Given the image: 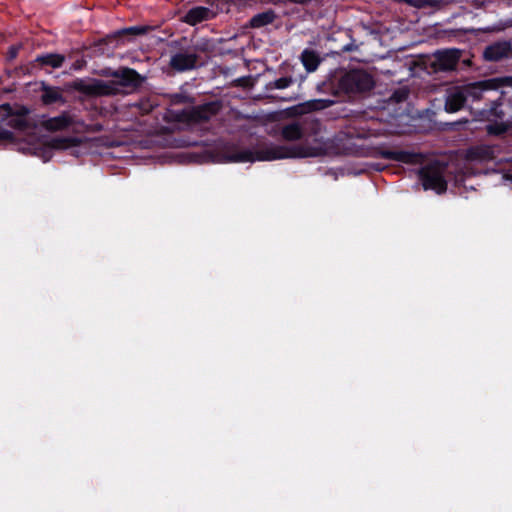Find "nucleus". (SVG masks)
Returning <instances> with one entry per match:
<instances>
[{"label": "nucleus", "instance_id": "obj_11", "mask_svg": "<svg viewBox=\"0 0 512 512\" xmlns=\"http://www.w3.org/2000/svg\"><path fill=\"white\" fill-rule=\"evenodd\" d=\"M465 101V92L461 87H453L447 93L445 108L449 112H456L463 107Z\"/></svg>", "mask_w": 512, "mask_h": 512}, {"label": "nucleus", "instance_id": "obj_6", "mask_svg": "<svg viewBox=\"0 0 512 512\" xmlns=\"http://www.w3.org/2000/svg\"><path fill=\"white\" fill-rule=\"evenodd\" d=\"M219 10L217 6L211 5V8L196 6L191 8L184 16L183 21L191 26H195L204 21L215 18Z\"/></svg>", "mask_w": 512, "mask_h": 512}, {"label": "nucleus", "instance_id": "obj_23", "mask_svg": "<svg viewBox=\"0 0 512 512\" xmlns=\"http://www.w3.org/2000/svg\"><path fill=\"white\" fill-rule=\"evenodd\" d=\"M381 155L386 159L402 160L405 157L403 152L385 150L381 152Z\"/></svg>", "mask_w": 512, "mask_h": 512}, {"label": "nucleus", "instance_id": "obj_3", "mask_svg": "<svg viewBox=\"0 0 512 512\" xmlns=\"http://www.w3.org/2000/svg\"><path fill=\"white\" fill-rule=\"evenodd\" d=\"M109 80L90 79L81 81L79 89L93 95H116L125 93L137 84L138 74L135 70L122 68L109 74Z\"/></svg>", "mask_w": 512, "mask_h": 512}, {"label": "nucleus", "instance_id": "obj_7", "mask_svg": "<svg viewBox=\"0 0 512 512\" xmlns=\"http://www.w3.org/2000/svg\"><path fill=\"white\" fill-rule=\"evenodd\" d=\"M461 57L458 49H446L435 53L436 66L440 70H453L456 68Z\"/></svg>", "mask_w": 512, "mask_h": 512}, {"label": "nucleus", "instance_id": "obj_14", "mask_svg": "<svg viewBox=\"0 0 512 512\" xmlns=\"http://www.w3.org/2000/svg\"><path fill=\"white\" fill-rule=\"evenodd\" d=\"M276 17V13L272 9H269L254 15L250 19L249 23L252 28H262L264 26L272 24Z\"/></svg>", "mask_w": 512, "mask_h": 512}, {"label": "nucleus", "instance_id": "obj_2", "mask_svg": "<svg viewBox=\"0 0 512 512\" xmlns=\"http://www.w3.org/2000/svg\"><path fill=\"white\" fill-rule=\"evenodd\" d=\"M321 148L309 145H276L269 144L254 151L243 149L226 156V161L235 163L273 161L285 158L316 157Z\"/></svg>", "mask_w": 512, "mask_h": 512}, {"label": "nucleus", "instance_id": "obj_15", "mask_svg": "<svg viewBox=\"0 0 512 512\" xmlns=\"http://www.w3.org/2000/svg\"><path fill=\"white\" fill-rule=\"evenodd\" d=\"M301 61L308 72L315 71L320 63L317 53L309 49H305L302 52Z\"/></svg>", "mask_w": 512, "mask_h": 512}, {"label": "nucleus", "instance_id": "obj_5", "mask_svg": "<svg viewBox=\"0 0 512 512\" xmlns=\"http://www.w3.org/2000/svg\"><path fill=\"white\" fill-rule=\"evenodd\" d=\"M421 180L425 190L431 189L440 194L447 188V182L445 181L443 172L440 168H423L421 170Z\"/></svg>", "mask_w": 512, "mask_h": 512}, {"label": "nucleus", "instance_id": "obj_13", "mask_svg": "<svg viewBox=\"0 0 512 512\" xmlns=\"http://www.w3.org/2000/svg\"><path fill=\"white\" fill-rule=\"evenodd\" d=\"M72 123V117L67 113H63L59 116L45 120L44 127L47 130L58 131L68 128Z\"/></svg>", "mask_w": 512, "mask_h": 512}, {"label": "nucleus", "instance_id": "obj_22", "mask_svg": "<svg viewBox=\"0 0 512 512\" xmlns=\"http://www.w3.org/2000/svg\"><path fill=\"white\" fill-rule=\"evenodd\" d=\"M60 98H61L60 93L58 91H56V90H51V89L50 90H46L45 93L42 96V99H43V101L46 104H50V103L56 102Z\"/></svg>", "mask_w": 512, "mask_h": 512}, {"label": "nucleus", "instance_id": "obj_25", "mask_svg": "<svg viewBox=\"0 0 512 512\" xmlns=\"http://www.w3.org/2000/svg\"><path fill=\"white\" fill-rule=\"evenodd\" d=\"M127 31L133 32V33H142V32H144V28H141V27H131Z\"/></svg>", "mask_w": 512, "mask_h": 512}, {"label": "nucleus", "instance_id": "obj_17", "mask_svg": "<svg viewBox=\"0 0 512 512\" xmlns=\"http://www.w3.org/2000/svg\"><path fill=\"white\" fill-rule=\"evenodd\" d=\"M303 131L299 123H291L283 127L282 136L286 140L294 141L302 137Z\"/></svg>", "mask_w": 512, "mask_h": 512}, {"label": "nucleus", "instance_id": "obj_18", "mask_svg": "<svg viewBox=\"0 0 512 512\" xmlns=\"http://www.w3.org/2000/svg\"><path fill=\"white\" fill-rule=\"evenodd\" d=\"M65 57L61 54H46L37 57V61L43 65H48L53 68H59L62 66Z\"/></svg>", "mask_w": 512, "mask_h": 512}, {"label": "nucleus", "instance_id": "obj_26", "mask_svg": "<svg viewBox=\"0 0 512 512\" xmlns=\"http://www.w3.org/2000/svg\"><path fill=\"white\" fill-rule=\"evenodd\" d=\"M10 54H11L10 55L11 58H14L16 56L17 49L14 46L11 48Z\"/></svg>", "mask_w": 512, "mask_h": 512}, {"label": "nucleus", "instance_id": "obj_1", "mask_svg": "<svg viewBox=\"0 0 512 512\" xmlns=\"http://www.w3.org/2000/svg\"><path fill=\"white\" fill-rule=\"evenodd\" d=\"M6 117L0 120V143L13 144L23 153L38 156L44 162L52 158L53 150L73 149L78 146L77 138L55 137L49 141L35 136L36 128L24 113H13L9 105L0 106Z\"/></svg>", "mask_w": 512, "mask_h": 512}, {"label": "nucleus", "instance_id": "obj_24", "mask_svg": "<svg viewBox=\"0 0 512 512\" xmlns=\"http://www.w3.org/2000/svg\"><path fill=\"white\" fill-rule=\"evenodd\" d=\"M428 3L427 0H406V4L416 7V8H422L426 6Z\"/></svg>", "mask_w": 512, "mask_h": 512}, {"label": "nucleus", "instance_id": "obj_4", "mask_svg": "<svg viewBox=\"0 0 512 512\" xmlns=\"http://www.w3.org/2000/svg\"><path fill=\"white\" fill-rule=\"evenodd\" d=\"M374 86L372 76L363 70H351L339 80L338 88L344 93H360L370 90Z\"/></svg>", "mask_w": 512, "mask_h": 512}, {"label": "nucleus", "instance_id": "obj_8", "mask_svg": "<svg viewBox=\"0 0 512 512\" xmlns=\"http://www.w3.org/2000/svg\"><path fill=\"white\" fill-rule=\"evenodd\" d=\"M196 64L197 55L191 51H180L170 58V66L179 72L194 69Z\"/></svg>", "mask_w": 512, "mask_h": 512}, {"label": "nucleus", "instance_id": "obj_10", "mask_svg": "<svg viewBox=\"0 0 512 512\" xmlns=\"http://www.w3.org/2000/svg\"><path fill=\"white\" fill-rule=\"evenodd\" d=\"M495 156V147L480 144L469 148L466 151V159L473 162H486Z\"/></svg>", "mask_w": 512, "mask_h": 512}, {"label": "nucleus", "instance_id": "obj_9", "mask_svg": "<svg viewBox=\"0 0 512 512\" xmlns=\"http://www.w3.org/2000/svg\"><path fill=\"white\" fill-rule=\"evenodd\" d=\"M512 45L509 41H499L487 46L483 56L488 61H499L508 58L511 54Z\"/></svg>", "mask_w": 512, "mask_h": 512}, {"label": "nucleus", "instance_id": "obj_21", "mask_svg": "<svg viewBox=\"0 0 512 512\" xmlns=\"http://www.w3.org/2000/svg\"><path fill=\"white\" fill-rule=\"evenodd\" d=\"M216 112V105L213 103L200 106L196 110V114L201 119H209L210 115Z\"/></svg>", "mask_w": 512, "mask_h": 512}, {"label": "nucleus", "instance_id": "obj_12", "mask_svg": "<svg viewBox=\"0 0 512 512\" xmlns=\"http://www.w3.org/2000/svg\"><path fill=\"white\" fill-rule=\"evenodd\" d=\"M492 88L494 86L491 81H482L461 87L463 92H465L466 100L471 99L473 101L481 99L483 93Z\"/></svg>", "mask_w": 512, "mask_h": 512}, {"label": "nucleus", "instance_id": "obj_16", "mask_svg": "<svg viewBox=\"0 0 512 512\" xmlns=\"http://www.w3.org/2000/svg\"><path fill=\"white\" fill-rule=\"evenodd\" d=\"M336 101L334 99H313L302 104V108L307 111L322 110L332 106Z\"/></svg>", "mask_w": 512, "mask_h": 512}, {"label": "nucleus", "instance_id": "obj_20", "mask_svg": "<svg viewBox=\"0 0 512 512\" xmlns=\"http://www.w3.org/2000/svg\"><path fill=\"white\" fill-rule=\"evenodd\" d=\"M509 126L505 122L491 123L486 126L488 134L501 135L508 130Z\"/></svg>", "mask_w": 512, "mask_h": 512}, {"label": "nucleus", "instance_id": "obj_19", "mask_svg": "<svg viewBox=\"0 0 512 512\" xmlns=\"http://www.w3.org/2000/svg\"><path fill=\"white\" fill-rule=\"evenodd\" d=\"M293 83V79L291 77H282L276 79L272 82H269L267 88L269 90L273 89H286Z\"/></svg>", "mask_w": 512, "mask_h": 512}]
</instances>
